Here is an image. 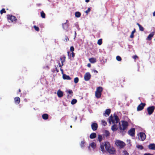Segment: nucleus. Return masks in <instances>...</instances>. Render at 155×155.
<instances>
[{
    "instance_id": "nucleus-1",
    "label": "nucleus",
    "mask_w": 155,
    "mask_h": 155,
    "mask_svg": "<svg viewBox=\"0 0 155 155\" xmlns=\"http://www.w3.org/2000/svg\"><path fill=\"white\" fill-rule=\"evenodd\" d=\"M114 117L112 116V115H111L109 117V123L111 124V122L113 124H114V123H116V124L119 123V124L120 125V122H119V119L117 115L116 114H114Z\"/></svg>"
},
{
    "instance_id": "nucleus-2",
    "label": "nucleus",
    "mask_w": 155,
    "mask_h": 155,
    "mask_svg": "<svg viewBox=\"0 0 155 155\" xmlns=\"http://www.w3.org/2000/svg\"><path fill=\"white\" fill-rule=\"evenodd\" d=\"M110 146V143L109 142L106 141L102 143L100 147L101 150L102 152H104L105 151L104 147L105 149L107 150Z\"/></svg>"
},
{
    "instance_id": "nucleus-3",
    "label": "nucleus",
    "mask_w": 155,
    "mask_h": 155,
    "mask_svg": "<svg viewBox=\"0 0 155 155\" xmlns=\"http://www.w3.org/2000/svg\"><path fill=\"white\" fill-rule=\"evenodd\" d=\"M103 88L101 87H99L97 88L95 95L97 98H99L101 97V92L103 91Z\"/></svg>"
},
{
    "instance_id": "nucleus-4",
    "label": "nucleus",
    "mask_w": 155,
    "mask_h": 155,
    "mask_svg": "<svg viewBox=\"0 0 155 155\" xmlns=\"http://www.w3.org/2000/svg\"><path fill=\"white\" fill-rule=\"evenodd\" d=\"M115 144L116 146L120 149L123 148L126 145V144L124 142L119 140H117L115 141Z\"/></svg>"
},
{
    "instance_id": "nucleus-5",
    "label": "nucleus",
    "mask_w": 155,
    "mask_h": 155,
    "mask_svg": "<svg viewBox=\"0 0 155 155\" xmlns=\"http://www.w3.org/2000/svg\"><path fill=\"white\" fill-rule=\"evenodd\" d=\"M128 123L126 121H122V125L120 126V130H124L126 129L128 126Z\"/></svg>"
},
{
    "instance_id": "nucleus-6",
    "label": "nucleus",
    "mask_w": 155,
    "mask_h": 155,
    "mask_svg": "<svg viewBox=\"0 0 155 155\" xmlns=\"http://www.w3.org/2000/svg\"><path fill=\"white\" fill-rule=\"evenodd\" d=\"M155 109V107L154 106H152L148 107L147 108V111L148 114L149 115H150L153 113L154 110Z\"/></svg>"
},
{
    "instance_id": "nucleus-7",
    "label": "nucleus",
    "mask_w": 155,
    "mask_h": 155,
    "mask_svg": "<svg viewBox=\"0 0 155 155\" xmlns=\"http://www.w3.org/2000/svg\"><path fill=\"white\" fill-rule=\"evenodd\" d=\"M107 151L110 154H114L116 153V150L113 147H110L108 149Z\"/></svg>"
},
{
    "instance_id": "nucleus-8",
    "label": "nucleus",
    "mask_w": 155,
    "mask_h": 155,
    "mask_svg": "<svg viewBox=\"0 0 155 155\" xmlns=\"http://www.w3.org/2000/svg\"><path fill=\"white\" fill-rule=\"evenodd\" d=\"M91 77V75L90 73H86L84 76V80L86 81H87L90 80Z\"/></svg>"
},
{
    "instance_id": "nucleus-9",
    "label": "nucleus",
    "mask_w": 155,
    "mask_h": 155,
    "mask_svg": "<svg viewBox=\"0 0 155 155\" xmlns=\"http://www.w3.org/2000/svg\"><path fill=\"white\" fill-rule=\"evenodd\" d=\"M7 19L8 20H10L12 22L16 21L17 20L16 18L14 16L10 15H8Z\"/></svg>"
},
{
    "instance_id": "nucleus-10",
    "label": "nucleus",
    "mask_w": 155,
    "mask_h": 155,
    "mask_svg": "<svg viewBox=\"0 0 155 155\" xmlns=\"http://www.w3.org/2000/svg\"><path fill=\"white\" fill-rule=\"evenodd\" d=\"M146 104L145 103H141L137 107V111H141L143 108Z\"/></svg>"
},
{
    "instance_id": "nucleus-11",
    "label": "nucleus",
    "mask_w": 155,
    "mask_h": 155,
    "mask_svg": "<svg viewBox=\"0 0 155 155\" xmlns=\"http://www.w3.org/2000/svg\"><path fill=\"white\" fill-rule=\"evenodd\" d=\"M135 130L134 128H131L128 131V134L131 137H134L135 135Z\"/></svg>"
},
{
    "instance_id": "nucleus-12",
    "label": "nucleus",
    "mask_w": 155,
    "mask_h": 155,
    "mask_svg": "<svg viewBox=\"0 0 155 155\" xmlns=\"http://www.w3.org/2000/svg\"><path fill=\"white\" fill-rule=\"evenodd\" d=\"M91 127L93 131L96 130L98 128L97 124L96 123H93L91 125Z\"/></svg>"
},
{
    "instance_id": "nucleus-13",
    "label": "nucleus",
    "mask_w": 155,
    "mask_h": 155,
    "mask_svg": "<svg viewBox=\"0 0 155 155\" xmlns=\"http://www.w3.org/2000/svg\"><path fill=\"white\" fill-rule=\"evenodd\" d=\"M139 134L141 140L142 141L144 140L146 138V135L143 132H140Z\"/></svg>"
},
{
    "instance_id": "nucleus-14",
    "label": "nucleus",
    "mask_w": 155,
    "mask_h": 155,
    "mask_svg": "<svg viewBox=\"0 0 155 155\" xmlns=\"http://www.w3.org/2000/svg\"><path fill=\"white\" fill-rule=\"evenodd\" d=\"M154 35V33L153 32H151L148 36L146 40L148 41H150L152 37Z\"/></svg>"
},
{
    "instance_id": "nucleus-15",
    "label": "nucleus",
    "mask_w": 155,
    "mask_h": 155,
    "mask_svg": "<svg viewBox=\"0 0 155 155\" xmlns=\"http://www.w3.org/2000/svg\"><path fill=\"white\" fill-rule=\"evenodd\" d=\"M68 23H67L62 24V27L64 29L66 30L67 31H68Z\"/></svg>"
},
{
    "instance_id": "nucleus-16",
    "label": "nucleus",
    "mask_w": 155,
    "mask_h": 155,
    "mask_svg": "<svg viewBox=\"0 0 155 155\" xmlns=\"http://www.w3.org/2000/svg\"><path fill=\"white\" fill-rule=\"evenodd\" d=\"M57 94L58 97H61L63 96V93L60 90H59L57 91Z\"/></svg>"
},
{
    "instance_id": "nucleus-17",
    "label": "nucleus",
    "mask_w": 155,
    "mask_h": 155,
    "mask_svg": "<svg viewBox=\"0 0 155 155\" xmlns=\"http://www.w3.org/2000/svg\"><path fill=\"white\" fill-rule=\"evenodd\" d=\"M148 148L150 150H155V144L151 143L148 145Z\"/></svg>"
},
{
    "instance_id": "nucleus-18",
    "label": "nucleus",
    "mask_w": 155,
    "mask_h": 155,
    "mask_svg": "<svg viewBox=\"0 0 155 155\" xmlns=\"http://www.w3.org/2000/svg\"><path fill=\"white\" fill-rule=\"evenodd\" d=\"M68 55V56L69 58H71L72 57L73 58H74L75 56V53L74 52H72L70 55V52L68 51L67 52Z\"/></svg>"
},
{
    "instance_id": "nucleus-19",
    "label": "nucleus",
    "mask_w": 155,
    "mask_h": 155,
    "mask_svg": "<svg viewBox=\"0 0 155 155\" xmlns=\"http://www.w3.org/2000/svg\"><path fill=\"white\" fill-rule=\"evenodd\" d=\"M14 101L15 103L18 104L20 102V99L19 97H16L14 98Z\"/></svg>"
},
{
    "instance_id": "nucleus-20",
    "label": "nucleus",
    "mask_w": 155,
    "mask_h": 155,
    "mask_svg": "<svg viewBox=\"0 0 155 155\" xmlns=\"http://www.w3.org/2000/svg\"><path fill=\"white\" fill-rule=\"evenodd\" d=\"M63 78L64 80H70L71 79V77L69 75H67L66 74H63Z\"/></svg>"
},
{
    "instance_id": "nucleus-21",
    "label": "nucleus",
    "mask_w": 155,
    "mask_h": 155,
    "mask_svg": "<svg viewBox=\"0 0 155 155\" xmlns=\"http://www.w3.org/2000/svg\"><path fill=\"white\" fill-rule=\"evenodd\" d=\"M97 136L96 134L95 133H91L90 135V138L91 139H94L96 138Z\"/></svg>"
},
{
    "instance_id": "nucleus-22",
    "label": "nucleus",
    "mask_w": 155,
    "mask_h": 155,
    "mask_svg": "<svg viewBox=\"0 0 155 155\" xmlns=\"http://www.w3.org/2000/svg\"><path fill=\"white\" fill-rule=\"evenodd\" d=\"M89 60L91 63H94L96 62V59L94 58H89Z\"/></svg>"
},
{
    "instance_id": "nucleus-23",
    "label": "nucleus",
    "mask_w": 155,
    "mask_h": 155,
    "mask_svg": "<svg viewBox=\"0 0 155 155\" xmlns=\"http://www.w3.org/2000/svg\"><path fill=\"white\" fill-rule=\"evenodd\" d=\"M42 118L44 120H47L48 118V115L47 114H43L42 115Z\"/></svg>"
},
{
    "instance_id": "nucleus-24",
    "label": "nucleus",
    "mask_w": 155,
    "mask_h": 155,
    "mask_svg": "<svg viewBox=\"0 0 155 155\" xmlns=\"http://www.w3.org/2000/svg\"><path fill=\"white\" fill-rule=\"evenodd\" d=\"M111 110L109 109H107L105 111V113L104 114L105 116V114L107 115V116H109Z\"/></svg>"
},
{
    "instance_id": "nucleus-25",
    "label": "nucleus",
    "mask_w": 155,
    "mask_h": 155,
    "mask_svg": "<svg viewBox=\"0 0 155 155\" xmlns=\"http://www.w3.org/2000/svg\"><path fill=\"white\" fill-rule=\"evenodd\" d=\"M117 129L116 125L114 124L111 127V129L113 131H116Z\"/></svg>"
},
{
    "instance_id": "nucleus-26",
    "label": "nucleus",
    "mask_w": 155,
    "mask_h": 155,
    "mask_svg": "<svg viewBox=\"0 0 155 155\" xmlns=\"http://www.w3.org/2000/svg\"><path fill=\"white\" fill-rule=\"evenodd\" d=\"M137 25L138 26L140 31H144V28L139 23H137Z\"/></svg>"
},
{
    "instance_id": "nucleus-27",
    "label": "nucleus",
    "mask_w": 155,
    "mask_h": 155,
    "mask_svg": "<svg viewBox=\"0 0 155 155\" xmlns=\"http://www.w3.org/2000/svg\"><path fill=\"white\" fill-rule=\"evenodd\" d=\"M81 15V13L79 12H76L75 14V16L77 18L80 17Z\"/></svg>"
},
{
    "instance_id": "nucleus-28",
    "label": "nucleus",
    "mask_w": 155,
    "mask_h": 155,
    "mask_svg": "<svg viewBox=\"0 0 155 155\" xmlns=\"http://www.w3.org/2000/svg\"><path fill=\"white\" fill-rule=\"evenodd\" d=\"M90 146L93 149H95L96 147V144L94 142H92L90 144Z\"/></svg>"
},
{
    "instance_id": "nucleus-29",
    "label": "nucleus",
    "mask_w": 155,
    "mask_h": 155,
    "mask_svg": "<svg viewBox=\"0 0 155 155\" xmlns=\"http://www.w3.org/2000/svg\"><path fill=\"white\" fill-rule=\"evenodd\" d=\"M85 143V142L84 140H83L81 142V143L80 144V146L81 147H83L84 146V144Z\"/></svg>"
},
{
    "instance_id": "nucleus-30",
    "label": "nucleus",
    "mask_w": 155,
    "mask_h": 155,
    "mask_svg": "<svg viewBox=\"0 0 155 155\" xmlns=\"http://www.w3.org/2000/svg\"><path fill=\"white\" fill-rule=\"evenodd\" d=\"M77 100L75 99H72L71 102V104H74L77 102Z\"/></svg>"
},
{
    "instance_id": "nucleus-31",
    "label": "nucleus",
    "mask_w": 155,
    "mask_h": 155,
    "mask_svg": "<svg viewBox=\"0 0 155 155\" xmlns=\"http://www.w3.org/2000/svg\"><path fill=\"white\" fill-rule=\"evenodd\" d=\"M41 15L43 18H45V14L43 11L41 12Z\"/></svg>"
},
{
    "instance_id": "nucleus-32",
    "label": "nucleus",
    "mask_w": 155,
    "mask_h": 155,
    "mask_svg": "<svg viewBox=\"0 0 155 155\" xmlns=\"http://www.w3.org/2000/svg\"><path fill=\"white\" fill-rule=\"evenodd\" d=\"M136 147L138 149L141 150H142L143 149V147L142 145H137Z\"/></svg>"
},
{
    "instance_id": "nucleus-33",
    "label": "nucleus",
    "mask_w": 155,
    "mask_h": 155,
    "mask_svg": "<svg viewBox=\"0 0 155 155\" xmlns=\"http://www.w3.org/2000/svg\"><path fill=\"white\" fill-rule=\"evenodd\" d=\"M102 43V39H100L98 40L97 43V44L99 45H101Z\"/></svg>"
},
{
    "instance_id": "nucleus-34",
    "label": "nucleus",
    "mask_w": 155,
    "mask_h": 155,
    "mask_svg": "<svg viewBox=\"0 0 155 155\" xmlns=\"http://www.w3.org/2000/svg\"><path fill=\"white\" fill-rule=\"evenodd\" d=\"M98 139L99 141L100 142H101L103 139L102 136L101 135H99L98 137Z\"/></svg>"
},
{
    "instance_id": "nucleus-35",
    "label": "nucleus",
    "mask_w": 155,
    "mask_h": 155,
    "mask_svg": "<svg viewBox=\"0 0 155 155\" xmlns=\"http://www.w3.org/2000/svg\"><path fill=\"white\" fill-rule=\"evenodd\" d=\"M101 123L104 126H105L107 124V123L106 121L104 120H101Z\"/></svg>"
},
{
    "instance_id": "nucleus-36",
    "label": "nucleus",
    "mask_w": 155,
    "mask_h": 155,
    "mask_svg": "<svg viewBox=\"0 0 155 155\" xmlns=\"http://www.w3.org/2000/svg\"><path fill=\"white\" fill-rule=\"evenodd\" d=\"M116 59L117 61H121L122 60L121 57L119 56H117L116 57Z\"/></svg>"
},
{
    "instance_id": "nucleus-37",
    "label": "nucleus",
    "mask_w": 155,
    "mask_h": 155,
    "mask_svg": "<svg viewBox=\"0 0 155 155\" xmlns=\"http://www.w3.org/2000/svg\"><path fill=\"white\" fill-rule=\"evenodd\" d=\"M79 81V78L78 77H76L74 78V81L75 83L77 84V83Z\"/></svg>"
},
{
    "instance_id": "nucleus-38",
    "label": "nucleus",
    "mask_w": 155,
    "mask_h": 155,
    "mask_svg": "<svg viewBox=\"0 0 155 155\" xmlns=\"http://www.w3.org/2000/svg\"><path fill=\"white\" fill-rule=\"evenodd\" d=\"M34 28H35V30L37 31H39V29L38 27V26L36 25H34Z\"/></svg>"
},
{
    "instance_id": "nucleus-39",
    "label": "nucleus",
    "mask_w": 155,
    "mask_h": 155,
    "mask_svg": "<svg viewBox=\"0 0 155 155\" xmlns=\"http://www.w3.org/2000/svg\"><path fill=\"white\" fill-rule=\"evenodd\" d=\"M6 12V11H5V8H2L0 11V13L1 14H2L3 13H5Z\"/></svg>"
},
{
    "instance_id": "nucleus-40",
    "label": "nucleus",
    "mask_w": 155,
    "mask_h": 155,
    "mask_svg": "<svg viewBox=\"0 0 155 155\" xmlns=\"http://www.w3.org/2000/svg\"><path fill=\"white\" fill-rule=\"evenodd\" d=\"M67 92L68 93L71 95L72 96L73 94V93L72 91L71 90H69L68 91H67Z\"/></svg>"
},
{
    "instance_id": "nucleus-41",
    "label": "nucleus",
    "mask_w": 155,
    "mask_h": 155,
    "mask_svg": "<svg viewBox=\"0 0 155 155\" xmlns=\"http://www.w3.org/2000/svg\"><path fill=\"white\" fill-rule=\"evenodd\" d=\"M105 134L106 135V136L107 137L109 136L110 135V133L107 130H105Z\"/></svg>"
},
{
    "instance_id": "nucleus-42",
    "label": "nucleus",
    "mask_w": 155,
    "mask_h": 155,
    "mask_svg": "<svg viewBox=\"0 0 155 155\" xmlns=\"http://www.w3.org/2000/svg\"><path fill=\"white\" fill-rule=\"evenodd\" d=\"M65 42H67L69 40V39L66 35L65 36V39L64 40Z\"/></svg>"
},
{
    "instance_id": "nucleus-43",
    "label": "nucleus",
    "mask_w": 155,
    "mask_h": 155,
    "mask_svg": "<svg viewBox=\"0 0 155 155\" xmlns=\"http://www.w3.org/2000/svg\"><path fill=\"white\" fill-rule=\"evenodd\" d=\"M123 152L124 154V155H129L128 153L126 150H124Z\"/></svg>"
},
{
    "instance_id": "nucleus-44",
    "label": "nucleus",
    "mask_w": 155,
    "mask_h": 155,
    "mask_svg": "<svg viewBox=\"0 0 155 155\" xmlns=\"http://www.w3.org/2000/svg\"><path fill=\"white\" fill-rule=\"evenodd\" d=\"M74 50V48L73 46H72L70 47V50L72 52H73Z\"/></svg>"
},
{
    "instance_id": "nucleus-45",
    "label": "nucleus",
    "mask_w": 155,
    "mask_h": 155,
    "mask_svg": "<svg viewBox=\"0 0 155 155\" xmlns=\"http://www.w3.org/2000/svg\"><path fill=\"white\" fill-rule=\"evenodd\" d=\"M91 11V8H88L86 10L85 12L87 13L88 14L89 12H90Z\"/></svg>"
},
{
    "instance_id": "nucleus-46",
    "label": "nucleus",
    "mask_w": 155,
    "mask_h": 155,
    "mask_svg": "<svg viewBox=\"0 0 155 155\" xmlns=\"http://www.w3.org/2000/svg\"><path fill=\"white\" fill-rule=\"evenodd\" d=\"M63 62H64V61H62L61 62L62 65H61V64L59 62L58 65H59V67H61V68L62 67V66H63Z\"/></svg>"
},
{
    "instance_id": "nucleus-47",
    "label": "nucleus",
    "mask_w": 155,
    "mask_h": 155,
    "mask_svg": "<svg viewBox=\"0 0 155 155\" xmlns=\"http://www.w3.org/2000/svg\"><path fill=\"white\" fill-rule=\"evenodd\" d=\"M134 34L131 33V35L130 36V38H133L134 37Z\"/></svg>"
},
{
    "instance_id": "nucleus-48",
    "label": "nucleus",
    "mask_w": 155,
    "mask_h": 155,
    "mask_svg": "<svg viewBox=\"0 0 155 155\" xmlns=\"http://www.w3.org/2000/svg\"><path fill=\"white\" fill-rule=\"evenodd\" d=\"M133 58L134 59H136L137 58H138V57L137 55H135L133 57Z\"/></svg>"
},
{
    "instance_id": "nucleus-49",
    "label": "nucleus",
    "mask_w": 155,
    "mask_h": 155,
    "mask_svg": "<svg viewBox=\"0 0 155 155\" xmlns=\"http://www.w3.org/2000/svg\"><path fill=\"white\" fill-rule=\"evenodd\" d=\"M63 58L64 59V61H65V59H66V57L65 55H63Z\"/></svg>"
},
{
    "instance_id": "nucleus-50",
    "label": "nucleus",
    "mask_w": 155,
    "mask_h": 155,
    "mask_svg": "<svg viewBox=\"0 0 155 155\" xmlns=\"http://www.w3.org/2000/svg\"><path fill=\"white\" fill-rule=\"evenodd\" d=\"M55 71H56V72L57 73H58V72H59V70L58 69V68H57V67H56V66H55Z\"/></svg>"
},
{
    "instance_id": "nucleus-51",
    "label": "nucleus",
    "mask_w": 155,
    "mask_h": 155,
    "mask_svg": "<svg viewBox=\"0 0 155 155\" xmlns=\"http://www.w3.org/2000/svg\"><path fill=\"white\" fill-rule=\"evenodd\" d=\"M144 155H153V154L149 153H144Z\"/></svg>"
},
{
    "instance_id": "nucleus-52",
    "label": "nucleus",
    "mask_w": 155,
    "mask_h": 155,
    "mask_svg": "<svg viewBox=\"0 0 155 155\" xmlns=\"http://www.w3.org/2000/svg\"><path fill=\"white\" fill-rule=\"evenodd\" d=\"M87 66L89 68H90L91 67V64L90 63H88L87 64Z\"/></svg>"
},
{
    "instance_id": "nucleus-53",
    "label": "nucleus",
    "mask_w": 155,
    "mask_h": 155,
    "mask_svg": "<svg viewBox=\"0 0 155 155\" xmlns=\"http://www.w3.org/2000/svg\"><path fill=\"white\" fill-rule=\"evenodd\" d=\"M136 32V30L135 29H134L133 31H132L131 32L132 33L134 34Z\"/></svg>"
},
{
    "instance_id": "nucleus-54",
    "label": "nucleus",
    "mask_w": 155,
    "mask_h": 155,
    "mask_svg": "<svg viewBox=\"0 0 155 155\" xmlns=\"http://www.w3.org/2000/svg\"><path fill=\"white\" fill-rule=\"evenodd\" d=\"M93 72L94 73H98V71L97 70H93Z\"/></svg>"
},
{
    "instance_id": "nucleus-55",
    "label": "nucleus",
    "mask_w": 155,
    "mask_h": 155,
    "mask_svg": "<svg viewBox=\"0 0 155 155\" xmlns=\"http://www.w3.org/2000/svg\"><path fill=\"white\" fill-rule=\"evenodd\" d=\"M60 70L62 74L63 73V70L61 68H60Z\"/></svg>"
},
{
    "instance_id": "nucleus-56",
    "label": "nucleus",
    "mask_w": 155,
    "mask_h": 155,
    "mask_svg": "<svg viewBox=\"0 0 155 155\" xmlns=\"http://www.w3.org/2000/svg\"><path fill=\"white\" fill-rule=\"evenodd\" d=\"M51 71L52 72H54L55 71V69H53L51 70Z\"/></svg>"
},
{
    "instance_id": "nucleus-57",
    "label": "nucleus",
    "mask_w": 155,
    "mask_h": 155,
    "mask_svg": "<svg viewBox=\"0 0 155 155\" xmlns=\"http://www.w3.org/2000/svg\"><path fill=\"white\" fill-rule=\"evenodd\" d=\"M153 15L154 16H155V11L153 13Z\"/></svg>"
},
{
    "instance_id": "nucleus-58",
    "label": "nucleus",
    "mask_w": 155,
    "mask_h": 155,
    "mask_svg": "<svg viewBox=\"0 0 155 155\" xmlns=\"http://www.w3.org/2000/svg\"><path fill=\"white\" fill-rule=\"evenodd\" d=\"M41 5V4H37V5L38 6H40Z\"/></svg>"
},
{
    "instance_id": "nucleus-59",
    "label": "nucleus",
    "mask_w": 155,
    "mask_h": 155,
    "mask_svg": "<svg viewBox=\"0 0 155 155\" xmlns=\"http://www.w3.org/2000/svg\"><path fill=\"white\" fill-rule=\"evenodd\" d=\"M85 2H89V0H85Z\"/></svg>"
},
{
    "instance_id": "nucleus-60",
    "label": "nucleus",
    "mask_w": 155,
    "mask_h": 155,
    "mask_svg": "<svg viewBox=\"0 0 155 155\" xmlns=\"http://www.w3.org/2000/svg\"><path fill=\"white\" fill-rule=\"evenodd\" d=\"M21 89H19V90H18V92H21Z\"/></svg>"
},
{
    "instance_id": "nucleus-61",
    "label": "nucleus",
    "mask_w": 155,
    "mask_h": 155,
    "mask_svg": "<svg viewBox=\"0 0 155 155\" xmlns=\"http://www.w3.org/2000/svg\"><path fill=\"white\" fill-rule=\"evenodd\" d=\"M76 31H75V37H76Z\"/></svg>"
},
{
    "instance_id": "nucleus-62",
    "label": "nucleus",
    "mask_w": 155,
    "mask_h": 155,
    "mask_svg": "<svg viewBox=\"0 0 155 155\" xmlns=\"http://www.w3.org/2000/svg\"><path fill=\"white\" fill-rule=\"evenodd\" d=\"M68 20H66V23H67V22H68Z\"/></svg>"
},
{
    "instance_id": "nucleus-63",
    "label": "nucleus",
    "mask_w": 155,
    "mask_h": 155,
    "mask_svg": "<svg viewBox=\"0 0 155 155\" xmlns=\"http://www.w3.org/2000/svg\"><path fill=\"white\" fill-rule=\"evenodd\" d=\"M70 127H71V128H72V126H70Z\"/></svg>"
},
{
    "instance_id": "nucleus-64",
    "label": "nucleus",
    "mask_w": 155,
    "mask_h": 155,
    "mask_svg": "<svg viewBox=\"0 0 155 155\" xmlns=\"http://www.w3.org/2000/svg\"><path fill=\"white\" fill-rule=\"evenodd\" d=\"M60 59H61V60L62 59L61 58H60Z\"/></svg>"
}]
</instances>
